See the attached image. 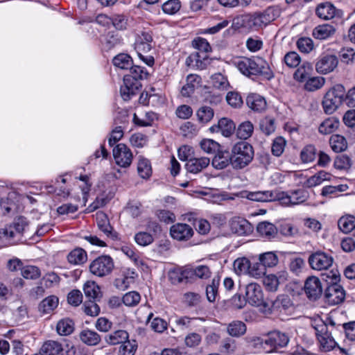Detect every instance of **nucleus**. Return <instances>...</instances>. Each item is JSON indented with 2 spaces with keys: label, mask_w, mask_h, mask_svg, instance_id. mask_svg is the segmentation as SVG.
<instances>
[{
  "label": "nucleus",
  "mask_w": 355,
  "mask_h": 355,
  "mask_svg": "<svg viewBox=\"0 0 355 355\" xmlns=\"http://www.w3.org/2000/svg\"><path fill=\"white\" fill-rule=\"evenodd\" d=\"M232 166L234 169H242L252 161L253 147L246 141L236 143L231 149Z\"/></svg>",
  "instance_id": "f257e3e1"
},
{
  "label": "nucleus",
  "mask_w": 355,
  "mask_h": 355,
  "mask_svg": "<svg viewBox=\"0 0 355 355\" xmlns=\"http://www.w3.org/2000/svg\"><path fill=\"white\" fill-rule=\"evenodd\" d=\"M311 325L315 331L320 348L324 352L333 349L336 345V342L332 336L333 329L329 330L327 324L320 318L313 320Z\"/></svg>",
  "instance_id": "f03ea898"
},
{
  "label": "nucleus",
  "mask_w": 355,
  "mask_h": 355,
  "mask_svg": "<svg viewBox=\"0 0 355 355\" xmlns=\"http://www.w3.org/2000/svg\"><path fill=\"white\" fill-rule=\"evenodd\" d=\"M235 64L243 75L249 76L261 73L266 69L267 63L259 57L252 58L243 57L235 61Z\"/></svg>",
  "instance_id": "7ed1b4c3"
},
{
  "label": "nucleus",
  "mask_w": 355,
  "mask_h": 355,
  "mask_svg": "<svg viewBox=\"0 0 355 355\" xmlns=\"http://www.w3.org/2000/svg\"><path fill=\"white\" fill-rule=\"evenodd\" d=\"M245 297L246 301L252 306L260 307L262 311L270 310L265 301L261 286L257 283H250L245 287Z\"/></svg>",
  "instance_id": "20e7f679"
},
{
  "label": "nucleus",
  "mask_w": 355,
  "mask_h": 355,
  "mask_svg": "<svg viewBox=\"0 0 355 355\" xmlns=\"http://www.w3.org/2000/svg\"><path fill=\"white\" fill-rule=\"evenodd\" d=\"M308 262L313 270L320 271L328 270L334 263V258L326 252L317 250L309 255Z\"/></svg>",
  "instance_id": "39448f33"
},
{
  "label": "nucleus",
  "mask_w": 355,
  "mask_h": 355,
  "mask_svg": "<svg viewBox=\"0 0 355 355\" xmlns=\"http://www.w3.org/2000/svg\"><path fill=\"white\" fill-rule=\"evenodd\" d=\"M114 268V261L110 256L103 255L95 259L89 264L90 272L97 277L109 275Z\"/></svg>",
  "instance_id": "423d86ee"
},
{
  "label": "nucleus",
  "mask_w": 355,
  "mask_h": 355,
  "mask_svg": "<svg viewBox=\"0 0 355 355\" xmlns=\"http://www.w3.org/2000/svg\"><path fill=\"white\" fill-rule=\"evenodd\" d=\"M307 199V192L303 189L292 191L290 193L277 191V198L284 206H294L305 202Z\"/></svg>",
  "instance_id": "0eeeda50"
},
{
  "label": "nucleus",
  "mask_w": 355,
  "mask_h": 355,
  "mask_svg": "<svg viewBox=\"0 0 355 355\" xmlns=\"http://www.w3.org/2000/svg\"><path fill=\"white\" fill-rule=\"evenodd\" d=\"M289 341L288 336L278 331L270 332L268 338L262 341L263 348L268 352H272L277 347H286Z\"/></svg>",
  "instance_id": "6e6552de"
},
{
  "label": "nucleus",
  "mask_w": 355,
  "mask_h": 355,
  "mask_svg": "<svg viewBox=\"0 0 355 355\" xmlns=\"http://www.w3.org/2000/svg\"><path fill=\"white\" fill-rule=\"evenodd\" d=\"M234 24L237 28L248 30H257L264 26L258 12L240 15L234 19Z\"/></svg>",
  "instance_id": "1a4fd4ad"
},
{
  "label": "nucleus",
  "mask_w": 355,
  "mask_h": 355,
  "mask_svg": "<svg viewBox=\"0 0 355 355\" xmlns=\"http://www.w3.org/2000/svg\"><path fill=\"white\" fill-rule=\"evenodd\" d=\"M26 226L24 218H18L12 225L0 229V241L10 243L17 234L23 232Z\"/></svg>",
  "instance_id": "9d476101"
},
{
  "label": "nucleus",
  "mask_w": 355,
  "mask_h": 355,
  "mask_svg": "<svg viewBox=\"0 0 355 355\" xmlns=\"http://www.w3.org/2000/svg\"><path fill=\"white\" fill-rule=\"evenodd\" d=\"M338 64V59L334 54L323 53L319 56L315 63V70L321 74L332 72Z\"/></svg>",
  "instance_id": "9b49d317"
},
{
  "label": "nucleus",
  "mask_w": 355,
  "mask_h": 355,
  "mask_svg": "<svg viewBox=\"0 0 355 355\" xmlns=\"http://www.w3.org/2000/svg\"><path fill=\"white\" fill-rule=\"evenodd\" d=\"M113 156L116 164L123 168L129 167L133 158L130 149L124 144H119L114 148Z\"/></svg>",
  "instance_id": "f8f14e48"
},
{
  "label": "nucleus",
  "mask_w": 355,
  "mask_h": 355,
  "mask_svg": "<svg viewBox=\"0 0 355 355\" xmlns=\"http://www.w3.org/2000/svg\"><path fill=\"white\" fill-rule=\"evenodd\" d=\"M304 291L311 300L319 298L322 293V284L319 278L315 276L308 277L304 283Z\"/></svg>",
  "instance_id": "ddd939ff"
},
{
  "label": "nucleus",
  "mask_w": 355,
  "mask_h": 355,
  "mask_svg": "<svg viewBox=\"0 0 355 355\" xmlns=\"http://www.w3.org/2000/svg\"><path fill=\"white\" fill-rule=\"evenodd\" d=\"M153 37L149 31H141L137 34L135 42V49L137 55L147 53L152 49Z\"/></svg>",
  "instance_id": "4468645a"
},
{
  "label": "nucleus",
  "mask_w": 355,
  "mask_h": 355,
  "mask_svg": "<svg viewBox=\"0 0 355 355\" xmlns=\"http://www.w3.org/2000/svg\"><path fill=\"white\" fill-rule=\"evenodd\" d=\"M141 85L139 81L130 76H124L123 85L121 87L120 92L125 101H128L140 89Z\"/></svg>",
  "instance_id": "2eb2a0df"
},
{
  "label": "nucleus",
  "mask_w": 355,
  "mask_h": 355,
  "mask_svg": "<svg viewBox=\"0 0 355 355\" xmlns=\"http://www.w3.org/2000/svg\"><path fill=\"white\" fill-rule=\"evenodd\" d=\"M120 117L121 118V120L120 121L119 117H117L115 120L116 123L120 125L116 126L112 131L110 137L108 139V143L111 146L115 144L123 137V130L126 128V125L129 121L128 115L126 112L120 113Z\"/></svg>",
  "instance_id": "dca6fc26"
},
{
  "label": "nucleus",
  "mask_w": 355,
  "mask_h": 355,
  "mask_svg": "<svg viewBox=\"0 0 355 355\" xmlns=\"http://www.w3.org/2000/svg\"><path fill=\"white\" fill-rule=\"evenodd\" d=\"M170 233L174 239L187 241L193 236V230L186 223H177L171 226Z\"/></svg>",
  "instance_id": "f3484780"
},
{
  "label": "nucleus",
  "mask_w": 355,
  "mask_h": 355,
  "mask_svg": "<svg viewBox=\"0 0 355 355\" xmlns=\"http://www.w3.org/2000/svg\"><path fill=\"white\" fill-rule=\"evenodd\" d=\"M288 274L287 272H282L275 275H268L264 277L263 283L268 291L275 292L277 291L279 284L286 282L288 280Z\"/></svg>",
  "instance_id": "a211bd4d"
},
{
  "label": "nucleus",
  "mask_w": 355,
  "mask_h": 355,
  "mask_svg": "<svg viewBox=\"0 0 355 355\" xmlns=\"http://www.w3.org/2000/svg\"><path fill=\"white\" fill-rule=\"evenodd\" d=\"M325 297L329 303L338 304L344 300L345 292L340 285L334 284L326 290Z\"/></svg>",
  "instance_id": "6ab92c4d"
},
{
  "label": "nucleus",
  "mask_w": 355,
  "mask_h": 355,
  "mask_svg": "<svg viewBox=\"0 0 355 355\" xmlns=\"http://www.w3.org/2000/svg\"><path fill=\"white\" fill-rule=\"evenodd\" d=\"M243 198L257 202H268L276 200L277 191H245L242 193Z\"/></svg>",
  "instance_id": "aec40b11"
},
{
  "label": "nucleus",
  "mask_w": 355,
  "mask_h": 355,
  "mask_svg": "<svg viewBox=\"0 0 355 355\" xmlns=\"http://www.w3.org/2000/svg\"><path fill=\"white\" fill-rule=\"evenodd\" d=\"M210 159L206 157L190 158L187 160L185 166L188 172L196 174L207 168Z\"/></svg>",
  "instance_id": "412c9836"
},
{
  "label": "nucleus",
  "mask_w": 355,
  "mask_h": 355,
  "mask_svg": "<svg viewBox=\"0 0 355 355\" xmlns=\"http://www.w3.org/2000/svg\"><path fill=\"white\" fill-rule=\"evenodd\" d=\"M336 33L332 25L324 24L315 26L312 31V36L319 40H324L331 37Z\"/></svg>",
  "instance_id": "4be33fe9"
},
{
  "label": "nucleus",
  "mask_w": 355,
  "mask_h": 355,
  "mask_svg": "<svg viewBox=\"0 0 355 355\" xmlns=\"http://www.w3.org/2000/svg\"><path fill=\"white\" fill-rule=\"evenodd\" d=\"M337 12L335 6L329 2L320 3L315 9L316 15L324 20L331 19L336 15Z\"/></svg>",
  "instance_id": "5701e85b"
},
{
  "label": "nucleus",
  "mask_w": 355,
  "mask_h": 355,
  "mask_svg": "<svg viewBox=\"0 0 355 355\" xmlns=\"http://www.w3.org/2000/svg\"><path fill=\"white\" fill-rule=\"evenodd\" d=\"M246 103L249 108L257 112H261L266 108L267 103L265 98L257 94H252L248 96Z\"/></svg>",
  "instance_id": "b1692460"
},
{
  "label": "nucleus",
  "mask_w": 355,
  "mask_h": 355,
  "mask_svg": "<svg viewBox=\"0 0 355 355\" xmlns=\"http://www.w3.org/2000/svg\"><path fill=\"white\" fill-rule=\"evenodd\" d=\"M212 159V165L217 169H223L232 166V157L230 153L226 150H218Z\"/></svg>",
  "instance_id": "393cba45"
},
{
  "label": "nucleus",
  "mask_w": 355,
  "mask_h": 355,
  "mask_svg": "<svg viewBox=\"0 0 355 355\" xmlns=\"http://www.w3.org/2000/svg\"><path fill=\"white\" fill-rule=\"evenodd\" d=\"M341 101L334 96L331 92H327L324 96L322 102V107L326 114H331L334 113L339 105L341 103Z\"/></svg>",
  "instance_id": "a878e982"
},
{
  "label": "nucleus",
  "mask_w": 355,
  "mask_h": 355,
  "mask_svg": "<svg viewBox=\"0 0 355 355\" xmlns=\"http://www.w3.org/2000/svg\"><path fill=\"white\" fill-rule=\"evenodd\" d=\"M201 82V78L196 74H189L187 77V83L182 87L181 93L183 96H189L198 87Z\"/></svg>",
  "instance_id": "bb28decb"
},
{
  "label": "nucleus",
  "mask_w": 355,
  "mask_h": 355,
  "mask_svg": "<svg viewBox=\"0 0 355 355\" xmlns=\"http://www.w3.org/2000/svg\"><path fill=\"white\" fill-rule=\"evenodd\" d=\"M96 219L98 229L107 236L113 238L112 227L107 215L102 211H98L96 214Z\"/></svg>",
  "instance_id": "cd10ccee"
},
{
  "label": "nucleus",
  "mask_w": 355,
  "mask_h": 355,
  "mask_svg": "<svg viewBox=\"0 0 355 355\" xmlns=\"http://www.w3.org/2000/svg\"><path fill=\"white\" fill-rule=\"evenodd\" d=\"M40 349L42 353H44L46 355H64L62 344L55 340H49L45 341Z\"/></svg>",
  "instance_id": "c85d7f7f"
},
{
  "label": "nucleus",
  "mask_w": 355,
  "mask_h": 355,
  "mask_svg": "<svg viewBox=\"0 0 355 355\" xmlns=\"http://www.w3.org/2000/svg\"><path fill=\"white\" fill-rule=\"evenodd\" d=\"M331 175L324 171H320L315 175L309 178L305 182V185L307 187H315L320 185L324 181H329Z\"/></svg>",
  "instance_id": "c756f323"
},
{
  "label": "nucleus",
  "mask_w": 355,
  "mask_h": 355,
  "mask_svg": "<svg viewBox=\"0 0 355 355\" xmlns=\"http://www.w3.org/2000/svg\"><path fill=\"white\" fill-rule=\"evenodd\" d=\"M231 230L234 233L243 236L250 231V223L245 219L235 218L231 222Z\"/></svg>",
  "instance_id": "7c9ffc66"
},
{
  "label": "nucleus",
  "mask_w": 355,
  "mask_h": 355,
  "mask_svg": "<svg viewBox=\"0 0 355 355\" xmlns=\"http://www.w3.org/2000/svg\"><path fill=\"white\" fill-rule=\"evenodd\" d=\"M264 25L266 26L280 15V9L277 6H269L263 12H258Z\"/></svg>",
  "instance_id": "2f4dec72"
},
{
  "label": "nucleus",
  "mask_w": 355,
  "mask_h": 355,
  "mask_svg": "<svg viewBox=\"0 0 355 355\" xmlns=\"http://www.w3.org/2000/svg\"><path fill=\"white\" fill-rule=\"evenodd\" d=\"M339 125V121L335 117H329L323 121L318 127L322 135H329L334 132Z\"/></svg>",
  "instance_id": "473e14b6"
},
{
  "label": "nucleus",
  "mask_w": 355,
  "mask_h": 355,
  "mask_svg": "<svg viewBox=\"0 0 355 355\" xmlns=\"http://www.w3.org/2000/svg\"><path fill=\"white\" fill-rule=\"evenodd\" d=\"M128 333L125 330L115 331L105 337L106 343L110 345L122 344L128 338Z\"/></svg>",
  "instance_id": "72a5a7b5"
},
{
  "label": "nucleus",
  "mask_w": 355,
  "mask_h": 355,
  "mask_svg": "<svg viewBox=\"0 0 355 355\" xmlns=\"http://www.w3.org/2000/svg\"><path fill=\"white\" fill-rule=\"evenodd\" d=\"M80 339L85 344L90 346L98 345L101 337L98 333L89 329H84L80 333Z\"/></svg>",
  "instance_id": "f704fd0d"
},
{
  "label": "nucleus",
  "mask_w": 355,
  "mask_h": 355,
  "mask_svg": "<svg viewBox=\"0 0 355 355\" xmlns=\"http://www.w3.org/2000/svg\"><path fill=\"white\" fill-rule=\"evenodd\" d=\"M216 128L223 136L228 137L233 134L236 126L231 119L222 118L218 121V125Z\"/></svg>",
  "instance_id": "c9c22d12"
},
{
  "label": "nucleus",
  "mask_w": 355,
  "mask_h": 355,
  "mask_svg": "<svg viewBox=\"0 0 355 355\" xmlns=\"http://www.w3.org/2000/svg\"><path fill=\"white\" fill-rule=\"evenodd\" d=\"M246 325L240 320H234L227 324V331L232 337H240L246 332Z\"/></svg>",
  "instance_id": "e433bc0d"
},
{
  "label": "nucleus",
  "mask_w": 355,
  "mask_h": 355,
  "mask_svg": "<svg viewBox=\"0 0 355 355\" xmlns=\"http://www.w3.org/2000/svg\"><path fill=\"white\" fill-rule=\"evenodd\" d=\"M311 71V64L308 62H304L295 71L293 78L298 82H304L309 78Z\"/></svg>",
  "instance_id": "4c0bfd02"
},
{
  "label": "nucleus",
  "mask_w": 355,
  "mask_h": 355,
  "mask_svg": "<svg viewBox=\"0 0 355 355\" xmlns=\"http://www.w3.org/2000/svg\"><path fill=\"white\" fill-rule=\"evenodd\" d=\"M87 252L82 248L73 250L67 256L68 261L74 265L83 264L87 261Z\"/></svg>",
  "instance_id": "58836bf2"
},
{
  "label": "nucleus",
  "mask_w": 355,
  "mask_h": 355,
  "mask_svg": "<svg viewBox=\"0 0 355 355\" xmlns=\"http://www.w3.org/2000/svg\"><path fill=\"white\" fill-rule=\"evenodd\" d=\"M257 230L262 236L269 239L273 238L277 233L276 227L273 224L266 221L259 223Z\"/></svg>",
  "instance_id": "ea45409f"
},
{
  "label": "nucleus",
  "mask_w": 355,
  "mask_h": 355,
  "mask_svg": "<svg viewBox=\"0 0 355 355\" xmlns=\"http://www.w3.org/2000/svg\"><path fill=\"white\" fill-rule=\"evenodd\" d=\"M58 298L56 296H49L40 302L39 310L42 313H49L58 306Z\"/></svg>",
  "instance_id": "a19ab883"
},
{
  "label": "nucleus",
  "mask_w": 355,
  "mask_h": 355,
  "mask_svg": "<svg viewBox=\"0 0 355 355\" xmlns=\"http://www.w3.org/2000/svg\"><path fill=\"white\" fill-rule=\"evenodd\" d=\"M137 171L141 178H149L152 175V167L150 161L146 158L139 157L137 164Z\"/></svg>",
  "instance_id": "79ce46f5"
},
{
  "label": "nucleus",
  "mask_w": 355,
  "mask_h": 355,
  "mask_svg": "<svg viewBox=\"0 0 355 355\" xmlns=\"http://www.w3.org/2000/svg\"><path fill=\"white\" fill-rule=\"evenodd\" d=\"M329 144L331 149L336 153H340L346 150L347 143L345 138L340 135H334L330 137Z\"/></svg>",
  "instance_id": "37998d69"
},
{
  "label": "nucleus",
  "mask_w": 355,
  "mask_h": 355,
  "mask_svg": "<svg viewBox=\"0 0 355 355\" xmlns=\"http://www.w3.org/2000/svg\"><path fill=\"white\" fill-rule=\"evenodd\" d=\"M56 330L58 334L61 336H67L71 334L74 330V323L69 318H64L58 321Z\"/></svg>",
  "instance_id": "c03bdc74"
},
{
  "label": "nucleus",
  "mask_w": 355,
  "mask_h": 355,
  "mask_svg": "<svg viewBox=\"0 0 355 355\" xmlns=\"http://www.w3.org/2000/svg\"><path fill=\"white\" fill-rule=\"evenodd\" d=\"M112 62L116 67L128 69L132 65V59L126 53H119L113 58Z\"/></svg>",
  "instance_id": "a18cd8bd"
},
{
  "label": "nucleus",
  "mask_w": 355,
  "mask_h": 355,
  "mask_svg": "<svg viewBox=\"0 0 355 355\" xmlns=\"http://www.w3.org/2000/svg\"><path fill=\"white\" fill-rule=\"evenodd\" d=\"M254 131V126L250 121L242 122L237 128L236 135L241 139L250 138Z\"/></svg>",
  "instance_id": "49530a36"
},
{
  "label": "nucleus",
  "mask_w": 355,
  "mask_h": 355,
  "mask_svg": "<svg viewBox=\"0 0 355 355\" xmlns=\"http://www.w3.org/2000/svg\"><path fill=\"white\" fill-rule=\"evenodd\" d=\"M155 119H157V114L153 112H146L143 119H140L135 113L133 114V118H132V121H133L135 125H137L138 126H141V127L150 126Z\"/></svg>",
  "instance_id": "de8ad7c7"
},
{
  "label": "nucleus",
  "mask_w": 355,
  "mask_h": 355,
  "mask_svg": "<svg viewBox=\"0 0 355 355\" xmlns=\"http://www.w3.org/2000/svg\"><path fill=\"white\" fill-rule=\"evenodd\" d=\"M339 229L344 233H349L355 228V217L352 215L341 217L338 221Z\"/></svg>",
  "instance_id": "09e8293b"
},
{
  "label": "nucleus",
  "mask_w": 355,
  "mask_h": 355,
  "mask_svg": "<svg viewBox=\"0 0 355 355\" xmlns=\"http://www.w3.org/2000/svg\"><path fill=\"white\" fill-rule=\"evenodd\" d=\"M234 270L238 275H248L250 268V261L245 257H240L234 261Z\"/></svg>",
  "instance_id": "8fccbe9b"
},
{
  "label": "nucleus",
  "mask_w": 355,
  "mask_h": 355,
  "mask_svg": "<svg viewBox=\"0 0 355 355\" xmlns=\"http://www.w3.org/2000/svg\"><path fill=\"white\" fill-rule=\"evenodd\" d=\"M259 261L264 266V268H271L275 266L279 261L277 255L272 252H267L261 254Z\"/></svg>",
  "instance_id": "3c124183"
},
{
  "label": "nucleus",
  "mask_w": 355,
  "mask_h": 355,
  "mask_svg": "<svg viewBox=\"0 0 355 355\" xmlns=\"http://www.w3.org/2000/svg\"><path fill=\"white\" fill-rule=\"evenodd\" d=\"M83 291L89 300L97 298L100 294V288L94 281H87L83 286Z\"/></svg>",
  "instance_id": "603ef678"
},
{
  "label": "nucleus",
  "mask_w": 355,
  "mask_h": 355,
  "mask_svg": "<svg viewBox=\"0 0 355 355\" xmlns=\"http://www.w3.org/2000/svg\"><path fill=\"white\" fill-rule=\"evenodd\" d=\"M211 80L213 87L219 90H226L230 86L227 78L220 73L212 75Z\"/></svg>",
  "instance_id": "864d4df0"
},
{
  "label": "nucleus",
  "mask_w": 355,
  "mask_h": 355,
  "mask_svg": "<svg viewBox=\"0 0 355 355\" xmlns=\"http://www.w3.org/2000/svg\"><path fill=\"white\" fill-rule=\"evenodd\" d=\"M304 85L305 89L309 92L316 91L323 87L325 79L323 77L317 76L308 78Z\"/></svg>",
  "instance_id": "5fc2aeb1"
},
{
  "label": "nucleus",
  "mask_w": 355,
  "mask_h": 355,
  "mask_svg": "<svg viewBox=\"0 0 355 355\" xmlns=\"http://www.w3.org/2000/svg\"><path fill=\"white\" fill-rule=\"evenodd\" d=\"M316 149L313 145H307L300 153V159L303 163H310L315 160Z\"/></svg>",
  "instance_id": "6e6d98bb"
},
{
  "label": "nucleus",
  "mask_w": 355,
  "mask_h": 355,
  "mask_svg": "<svg viewBox=\"0 0 355 355\" xmlns=\"http://www.w3.org/2000/svg\"><path fill=\"white\" fill-rule=\"evenodd\" d=\"M196 114L198 119L200 123H207L212 119L214 112L211 107L202 106L197 111Z\"/></svg>",
  "instance_id": "4d7b16f0"
},
{
  "label": "nucleus",
  "mask_w": 355,
  "mask_h": 355,
  "mask_svg": "<svg viewBox=\"0 0 355 355\" xmlns=\"http://www.w3.org/2000/svg\"><path fill=\"white\" fill-rule=\"evenodd\" d=\"M180 8L181 1L180 0H168L162 6L163 12L169 15L176 14Z\"/></svg>",
  "instance_id": "13d9d810"
},
{
  "label": "nucleus",
  "mask_w": 355,
  "mask_h": 355,
  "mask_svg": "<svg viewBox=\"0 0 355 355\" xmlns=\"http://www.w3.org/2000/svg\"><path fill=\"white\" fill-rule=\"evenodd\" d=\"M220 284L219 278H214L211 283L206 288V295L207 300L213 302L216 300L218 296V288Z\"/></svg>",
  "instance_id": "bf43d9fd"
},
{
  "label": "nucleus",
  "mask_w": 355,
  "mask_h": 355,
  "mask_svg": "<svg viewBox=\"0 0 355 355\" xmlns=\"http://www.w3.org/2000/svg\"><path fill=\"white\" fill-rule=\"evenodd\" d=\"M297 46L299 51L304 53H309L314 49L313 41L310 37H300L297 41Z\"/></svg>",
  "instance_id": "052dcab7"
},
{
  "label": "nucleus",
  "mask_w": 355,
  "mask_h": 355,
  "mask_svg": "<svg viewBox=\"0 0 355 355\" xmlns=\"http://www.w3.org/2000/svg\"><path fill=\"white\" fill-rule=\"evenodd\" d=\"M141 300V295L138 292L130 291L126 293L122 297L123 303L127 306H135Z\"/></svg>",
  "instance_id": "680f3d73"
},
{
  "label": "nucleus",
  "mask_w": 355,
  "mask_h": 355,
  "mask_svg": "<svg viewBox=\"0 0 355 355\" xmlns=\"http://www.w3.org/2000/svg\"><path fill=\"white\" fill-rule=\"evenodd\" d=\"M259 128L264 134L269 135L275 130V120L271 117L266 116L260 121Z\"/></svg>",
  "instance_id": "e2e57ef3"
},
{
  "label": "nucleus",
  "mask_w": 355,
  "mask_h": 355,
  "mask_svg": "<svg viewBox=\"0 0 355 355\" xmlns=\"http://www.w3.org/2000/svg\"><path fill=\"white\" fill-rule=\"evenodd\" d=\"M266 271V269L264 268V266L261 262L259 261L254 263H251L250 262V268L248 275L250 277L258 279L264 275Z\"/></svg>",
  "instance_id": "0e129e2a"
},
{
  "label": "nucleus",
  "mask_w": 355,
  "mask_h": 355,
  "mask_svg": "<svg viewBox=\"0 0 355 355\" xmlns=\"http://www.w3.org/2000/svg\"><path fill=\"white\" fill-rule=\"evenodd\" d=\"M21 275L27 279H36L41 275L39 268L34 266H26L21 268Z\"/></svg>",
  "instance_id": "69168bd1"
},
{
  "label": "nucleus",
  "mask_w": 355,
  "mask_h": 355,
  "mask_svg": "<svg viewBox=\"0 0 355 355\" xmlns=\"http://www.w3.org/2000/svg\"><path fill=\"white\" fill-rule=\"evenodd\" d=\"M137 348V344L135 340H130L128 338L124 341L121 347L119 352L121 355H134Z\"/></svg>",
  "instance_id": "338daca9"
},
{
  "label": "nucleus",
  "mask_w": 355,
  "mask_h": 355,
  "mask_svg": "<svg viewBox=\"0 0 355 355\" xmlns=\"http://www.w3.org/2000/svg\"><path fill=\"white\" fill-rule=\"evenodd\" d=\"M201 149L209 154L216 153L219 150L220 145L212 139H205L200 141Z\"/></svg>",
  "instance_id": "774afa93"
}]
</instances>
